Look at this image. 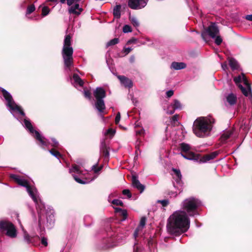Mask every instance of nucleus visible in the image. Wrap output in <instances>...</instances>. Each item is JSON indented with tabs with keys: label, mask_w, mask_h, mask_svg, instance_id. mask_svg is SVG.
I'll return each instance as SVG.
<instances>
[{
	"label": "nucleus",
	"mask_w": 252,
	"mask_h": 252,
	"mask_svg": "<svg viewBox=\"0 0 252 252\" xmlns=\"http://www.w3.org/2000/svg\"><path fill=\"white\" fill-rule=\"evenodd\" d=\"M190 220L184 211L175 212L168 219L167 229L168 233L176 235H180L189 229Z\"/></svg>",
	"instance_id": "nucleus-1"
},
{
	"label": "nucleus",
	"mask_w": 252,
	"mask_h": 252,
	"mask_svg": "<svg viewBox=\"0 0 252 252\" xmlns=\"http://www.w3.org/2000/svg\"><path fill=\"white\" fill-rule=\"evenodd\" d=\"M10 177L18 185L26 188L29 195L32 197L36 205L38 214L39 222L40 223L42 220V215L44 212L45 206L39 198V193L37 189L34 186H31L27 180L17 175L11 174Z\"/></svg>",
	"instance_id": "nucleus-2"
},
{
	"label": "nucleus",
	"mask_w": 252,
	"mask_h": 252,
	"mask_svg": "<svg viewBox=\"0 0 252 252\" xmlns=\"http://www.w3.org/2000/svg\"><path fill=\"white\" fill-rule=\"evenodd\" d=\"M214 123L215 120L211 116L199 117L193 123V132L198 137L208 136Z\"/></svg>",
	"instance_id": "nucleus-3"
},
{
	"label": "nucleus",
	"mask_w": 252,
	"mask_h": 252,
	"mask_svg": "<svg viewBox=\"0 0 252 252\" xmlns=\"http://www.w3.org/2000/svg\"><path fill=\"white\" fill-rule=\"evenodd\" d=\"M71 37L67 34L65 36L63 46L62 50V56L64 61L65 70L67 71H70V67L73 65L72 55L73 48L71 46Z\"/></svg>",
	"instance_id": "nucleus-4"
},
{
	"label": "nucleus",
	"mask_w": 252,
	"mask_h": 252,
	"mask_svg": "<svg viewBox=\"0 0 252 252\" xmlns=\"http://www.w3.org/2000/svg\"><path fill=\"white\" fill-rule=\"evenodd\" d=\"M24 124L25 126L27 128L31 133L34 135V137L40 142L42 147H49V145L54 148H58L59 142L54 138L52 139V143H50L48 140L42 136L36 130H34L31 123L27 119H24Z\"/></svg>",
	"instance_id": "nucleus-5"
},
{
	"label": "nucleus",
	"mask_w": 252,
	"mask_h": 252,
	"mask_svg": "<svg viewBox=\"0 0 252 252\" xmlns=\"http://www.w3.org/2000/svg\"><path fill=\"white\" fill-rule=\"evenodd\" d=\"M201 202L194 197H189L185 199L182 203L183 211L191 217L198 215V208L201 205Z\"/></svg>",
	"instance_id": "nucleus-6"
},
{
	"label": "nucleus",
	"mask_w": 252,
	"mask_h": 252,
	"mask_svg": "<svg viewBox=\"0 0 252 252\" xmlns=\"http://www.w3.org/2000/svg\"><path fill=\"white\" fill-rule=\"evenodd\" d=\"M1 91L3 97L6 100L7 103L6 105L9 108V111L12 114L14 117H16L17 115H20L23 116H25V113L22 110L21 108L18 106L15 102L13 100L12 96L11 94L5 90L2 89Z\"/></svg>",
	"instance_id": "nucleus-7"
},
{
	"label": "nucleus",
	"mask_w": 252,
	"mask_h": 252,
	"mask_svg": "<svg viewBox=\"0 0 252 252\" xmlns=\"http://www.w3.org/2000/svg\"><path fill=\"white\" fill-rule=\"evenodd\" d=\"M234 81L240 89L244 95L246 96H252L250 85L243 73L234 77Z\"/></svg>",
	"instance_id": "nucleus-8"
},
{
	"label": "nucleus",
	"mask_w": 252,
	"mask_h": 252,
	"mask_svg": "<svg viewBox=\"0 0 252 252\" xmlns=\"http://www.w3.org/2000/svg\"><path fill=\"white\" fill-rule=\"evenodd\" d=\"M94 95L96 99L95 103L96 109L100 113L103 112L105 109L104 101L103 99L106 96L105 90L101 87H98L94 92Z\"/></svg>",
	"instance_id": "nucleus-9"
},
{
	"label": "nucleus",
	"mask_w": 252,
	"mask_h": 252,
	"mask_svg": "<svg viewBox=\"0 0 252 252\" xmlns=\"http://www.w3.org/2000/svg\"><path fill=\"white\" fill-rule=\"evenodd\" d=\"M0 228L5 232V234L11 238H15L17 235V231L11 222L9 221H1L0 222Z\"/></svg>",
	"instance_id": "nucleus-10"
},
{
	"label": "nucleus",
	"mask_w": 252,
	"mask_h": 252,
	"mask_svg": "<svg viewBox=\"0 0 252 252\" xmlns=\"http://www.w3.org/2000/svg\"><path fill=\"white\" fill-rule=\"evenodd\" d=\"M69 172L72 174V176L74 179V180L78 183L81 184H86L89 183L91 181H93L96 177H94L93 178H85V180H81L76 176L74 175L73 173H76L79 175H84L85 173H83V171L81 170L80 166L77 165L76 164H73L72 167L69 169Z\"/></svg>",
	"instance_id": "nucleus-11"
},
{
	"label": "nucleus",
	"mask_w": 252,
	"mask_h": 252,
	"mask_svg": "<svg viewBox=\"0 0 252 252\" xmlns=\"http://www.w3.org/2000/svg\"><path fill=\"white\" fill-rule=\"evenodd\" d=\"M206 32L212 38H215V42L217 45L221 43L222 40L219 35V30L215 23H212L207 29Z\"/></svg>",
	"instance_id": "nucleus-12"
},
{
	"label": "nucleus",
	"mask_w": 252,
	"mask_h": 252,
	"mask_svg": "<svg viewBox=\"0 0 252 252\" xmlns=\"http://www.w3.org/2000/svg\"><path fill=\"white\" fill-rule=\"evenodd\" d=\"M147 0H128V6L132 9H140L147 4Z\"/></svg>",
	"instance_id": "nucleus-13"
},
{
	"label": "nucleus",
	"mask_w": 252,
	"mask_h": 252,
	"mask_svg": "<svg viewBox=\"0 0 252 252\" xmlns=\"http://www.w3.org/2000/svg\"><path fill=\"white\" fill-rule=\"evenodd\" d=\"M182 108L183 105L181 102L177 99H174L173 102L168 106L166 112L168 114H172L175 110H181Z\"/></svg>",
	"instance_id": "nucleus-14"
},
{
	"label": "nucleus",
	"mask_w": 252,
	"mask_h": 252,
	"mask_svg": "<svg viewBox=\"0 0 252 252\" xmlns=\"http://www.w3.org/2000/svg\"><path fill=\"white\" fill-rule=\"evenodd\" d=\"M181 155L187 159L197 161H199L200 162L201 158H200V156L198 154H195L192 152L189 151L185 154L181 153Z\"/></svg>",
	"instance_id": "nucleus-15"
},
{
	"label": "nucleus",
	"mask_w": 252,
	"mask_h": 252,
	"mask_svg": "<svg viewBox=\"0 0 252 252\" xmlns=\"http://www.w3.org/2000/svg\"><path fill=\"white\" fill-rule=\"evenodd\" d=\"M237 101V97L236 95L233 93H230L225 96V101L224 102L226 105L228 104L233 106L236 103Z\"/></svg>",
	"instance_id": "nucleus-16"
},
{
	"label": "nucleus",
	"mask_w": 252,
	"mask_h": 252,
	"mask_svg": "<svg viewBox=\"0 0 252 252\" xmlns=\"http://www.w3.org/2000/svg\"><path fill=\"white\" fill-rule=\"evenodd\" d=\"M132 185L134 188L140 190L141 193L145 189L144 186L140 183L137 177L134 175L132 176Z\"/></svg>",
	"instance_id": "nucleus-17"
},
{
	"label": "nucleus",
	"mask_w": 252,
	"mask_h": 252,
	"mask_svg": "<svg viewBox=\"0 0 252 252\" xmlns=\"http://www.w3.org/2000/svg\"><path fill=\"white\" fill-rule=\"evenodd\" d=\"M173 178L174 180L176 181V183L180 186L182 185V175L181 174L180 171L178 169H173Z\"/></svg>",
	"instance_id": "nucleus-18"
},
{
	"label": "nucleus",
	"mask_w": 252,
	"mask_h": 252,
	"mask_svg": "<svg viewBox=\"0 0 252 252\" xmlns=\"http://www.w3.org/2000/svg\"><path fill=\"white\" fill-rule=\"evenodd\" d=\"M218 154L217 152H214L210 155H207L200 158V163L206 162L211 159H213L217 157Z\"/></svg>",
	"instance_id": "nucleus-19"
},
{
	"label": "nucleus",
	"mask_w": 252,
	"mask_h": 252,
	"mask_svg": "<svg viewBox=\"0 0 252 252\" xmlns=\"http://www.w3.org/2000/svg\"><path fill=\"white\" fill-rule=\"evenodd\" d=\"M83 9L79 7L78 3H76L74 5L71 6L68 9L69 13H72L76 15H79L82 11Z\"/></svg>",
	"instance_id": "nucleus-20"
},
{
	"label": "nucleus",
	"mask_w": 252,
	"mask_h": 252,
	"mask_svg": "<svg viewBox=\"0 0 252 252\" xmlns=\"http://www.w3.org/2000/svg\"><path fill=\"white\" fill-rule=\"evenodd\" d=\"M118 78L121 81V83L126 87L130 88L132 86V82L128 78L124 76H119Z\"/></svg>",
	"instance_id": "nucleus-21"
},
{
	"label": "nucleus",
	"mask_w": 252,
	"mask_h": 252,
	"mask_svg": "<svg viewBox=\"0 0 252 252\" xmlns=\"http://www.w3.org/2000/svg\"><path fill=\"white\" fill-rule=\"evenodd\" d=\"M186 67V64L182 62H173L171 65V68L174 70H180L182 69L185 68Z\"/></svg>",
	"instance_id": "nucleus-22"
},
{
	"label": "nucleus",
	"mask_w": 252,
	"mask_h": 252,
	"mask_svg": "<svg viewBox=\"0 0 252 252\" xmlns=\"http://www.w3.org/2000/svg\"><path fill=\"white\" fill-rule=\"evenodd\" d=\"M73 79L74 80L73 84L75 87H76L77 85H79L80 87L83 86L84 82L77 74H74L73 75Z\"/></svg>",
	"instance_id": "nucleus-23"
},
{
	"label": "nucleus",
	"mask_w": 252,
	"mask_h": 252,
	"mask_svg": "<svg viewBox=\"0 0 252 252\" xmlns=\"http://www.w3.org/2000/svg\"><path fill=\"white\" fill-rule=\"evenodd\" d=\"M116 240L115 236L107 239L106 240V245L105 246V248H112L116 246L117 245V243L115 242Z\"/></svg>",
	"instance_id": "nucleus-24"
},
{
	"label": "nucleus",
	"mask_w": 252,
	"mask_h": 252,
	"mask_svg": "<svg viewBox=\"0 0 252 252\" xmlns=\"http://www.w3.org/2000/svg\"><path fill=\"white\" fill-rule=\"evenodd\" d=\"M232 134V132L231 130H229L226 131H224L223 133L221 135L220 137V141L222 143H225L226 140L230 138L231 135Z\"/></svg>",
	"instance_id": "nucleus-25"
},
{
	"label": "nucleus",
	"mask_w": 252,
	"mask_h": 252,
	"mask_svg": "<svg viewBox=\"0 0 252 252\" xmlns=\"http://www.w3.org/2000/svg\"><path fill=\"white\" fill-rule=\"evenodd\" d=\"M100 152L105 157V158H108L109 156V152L108 151V150L106 144L104 143H101Z\"/></svg>",
	"instance_id": "nucleus-26"
},
{
	"label": "nucleus",
	"mask_w": 252,
	"mask_h": 252,
	"mask_svg": "<svg viewBox=\"0 0 252 252\" xmlns=\"http://www.w3.org/2000/svg\"><path fill=\"white\" fill-rule=\"evenodd\" d=\"M179 148L182 152L186 153L190 151L189 145L185 143H182L179 145Z\"/></svg>",
	"instance_id": "nucleus-27"
},
{
	"label": "nucleus",
	"mask_w": 252,
	"mask_h": 252,
	"mask_svg": "<svg viewBox=\"0 0 252 252\" xmlns=\"http://www.w3.org/2000/svg\"><path fill=\"white\" fill-rule=\"evenodd\" d=\"M229 64L232 70L237 69L238 68L237 62L233 58L228 59Z\"/></svg>",
	"instance_id": "nucleus-28"
},
{
	"label": "nucleus",
	"mask_w": 252,
	"mask_h": 252,
	"mask_svg": "<svg viewBox=\"0 0 252 252\" xmlns=\"http://www.w3.org/2000/svg\"><path fill=\"white\" fill-rule=\"evenodd\" d=\"M121 5H117L113 9V15L116 18H120L121 17Z\"/></svg>",
	"instance_id": "nucleus-29"
},
{
	"label": "nucleus",
	"mask_w": 252,
	"mask_h": 252,
	"mask_svg": "<svg viewBox=\"0 0 252 252\" xmlns=\"http://www.w3.org/2000/svg\"><path fill=\"white\" fill-rule=\"evenodd\" d=\"M19 223L21 225V227L22 229H23L24 231V238L25 241L27 242L28 243H31L32 242V239L31 238L30 236L29 235V234L27 233V232L24 230V228L22 224H21V222L19 221Z\"/></svg>",
	"instance_id": "nucleus-30"
},
{
	"label": "nucleus",
	"mask_w": 252,
	"mask_h": 252,
	"mask_svg": "<svg viewBox=\"0 0 252 252\" xmlns=\"http://www.w3.org/2000/svg\"><path fill=\"white\" fill-rule=\"evenodd\" d=\"M129 20L132 23V24L133 25V26L135 27H138L139 26V23L137 19V18L135 17H129Z\"/></svg>",
	"instance_id": "nucleus-31"
},
{
	"label": "nucleus",
	"mask_w": 252,
	"mask_h": 252,
	"mask_svg": "<svg viewBox=\"0 0 252 252\" xmlns=\"http://www.w3.org/2000/svg\"><path fill=\"white\" fill-rule=\"evenodd\" d=\"M143 228H144L143 227L139 225L138 226L133 234L135 239H136V237L138 236L139 234L142 231Z\"/></svg>",
	"instance_id": "nucleus-32"
},
{
	"label": "nucleus",
	"mask_w": 252,
	"mask_h": 252,
	"mask_svg": "<svg viewBox=\"0 0 252 252\" xmlns=\"http://www.w3.org/2000/svg\"><path fill=\"white\" fill-rule=\"evenodd\" d=\"M49 152L58 159H59L62 157L61 154L57 151L51 150L49 151Z\"/></svg>",
	"instance_id": "nucleus-33"
},
{
	"label": "nucleus",
	"mask_w": 252,
	"mask_h": 252,
	"mask_svg": "<svg viewBox=\"0 0 252 252\" xmlns=\"http://www.w3.org/2000/svg\"><path fill=\"white\" fill-rule=\"evenodd\" d=\"M35 6L33 4L30 5L27 8L26 11V15L30 14L35 10Z\"/></svg>",
	"instance_id": "nucleus-34"
},
{
	"label": "nucleus",
	"mask_w": 252,
	"mask_h": 252,
	"mask_svg": "<svg viewBox=\"0 0 252 252\" xmlns=\"http://www.w3.org/2000/svg\"><path fill=\"white\" fill-rule=\"evenodd\" d=\"M50 12V9L47 6H43L42 9V15L43 16L47 15Z\"/></svg>",
	"instance_id": "nucleus-35"
},
{
	"label": "nucleus",
	"mask_w": 252,
	"mask_h": 252,
	"mask_svg": "<svg viewBox=\"0 0 252 252\" xmlns=\"http://www.w3.org/2000/svg\"><path fill=\"white\" fill-rule=\"evenodd\" d=\"M119 41V40L118 38H114V39L111 40L110 41H109L107 43V46H109L115 45V44L118 43Z\"/></svg>",
	"instance_id": "nucleus-36"
},
{
	"label": "nucleus",
	"mask_w": 252,
	"mask_h": 252,
	"mask_svg": "<svg viewBox=\"0 0 252 252\" xmlns=\"http://www.w3.org/2000/svg\"><path fill=\"white\" fill-rule=\"evenodd\" d=\"M123 31L125 33L130 32L132 31L131 28L128 25H126L123 27Z\"/></svg>",
	"instance_id": "nucleus-37"
},
{
	"label": "nucleus",
	"mask_w": 252,
	"mask_h": 252,
	"mask_svg": "<svg viewBox=\"0 0 252 252\" xmlns=\"http://www.w3.org/2000/svg\"><path fill=\"white\" fill-rule=\"evenodd\" d=\"M112 203L115 205H119L121 206H123V203L122 201L119 199H114L112 201Z\"/></svg>",
	"instance_id": "nucleus-38"
},
{
	"label": "nucleus",
	"mask_w": 252,
	"mask_h": 252,
	"mask_svg": "<svg viewBox=\"0 0 252 252\" xmlns=\"http://www.w3.org/2000/svg\"><path fill=\"white\" fill-rule=\"evenodd\" d=\"M123 194L124 195H126L127 197L128 198H131V194L130 192V190L129 189H124L123 190Z\"/></svg>",
	"instance_id": "nucleus-39"
},
{
	"label": "nucleus",
	"mask_w": 252,
	"mask_h": 252,
	"mask_svg": "<svg viewBox=\"0 0 252 252\" xmlns=\"http://www.w3.org/2000/svg\"><path fill=\"white\" fill-rule=\"evenodd\" d=\"M97 163H96L95 165H94L92 166V170H93L94 171V173H97L98 172L100 171L102 168V166L97 168Z\"/></svg>",
	"instance_id": "nucleus-40"
},
{
	"label": "nucleus",
	"mask_w": 252,
	"mask_h": 252,
	"mask_svg": "<svg viewBox=\"0 0 252 252\" xmlns=\"http://www.w3.org/2000/svg\"><path fill=\"white\" fill-rule=\"evenodd\" d=\"M146 219L145 217H142L140 219L139 225L144 228L146 224Z\"/></svg>",
	"instance_id": "nucleus-41"
},
{
	"label": "nucleus",
	"mask_w": 252,
	"mask_h": 252,
	"mask_svg": "<svg viewBox=\"0 0 252 252\" xmlns=\"http://www.w3.org/2000/svg\"><path fill=\"white\" fill-rule=\"evenodd\" d=\"M158 202L160 203L163 206H166L169 204V201L167 199L158 200Z\"/></svg>",
	"instance_id": "nucleus-42"
},
{
	"label": "nucleus",
	"mask_w": 252,
	"mask_h": 252,
	"mask_svg": "<svg viewBox=\"0 0 252 252\" xmlns=\"http://www.w3.org/2000/svg\"><path fill=\"white\" fill-rule=\"evenodd\" d=\"M84 94L85 96L89 99L91 98V93L88 90H84Z\"/></svg>",
	"instance_id": "nucleus-43"
},
{
	"label": "nucleus",
	"mask_w": 252,
	"mask_h": 252,
	"mask_svg": "<svg viewBox=\"0 0 252 252\" xmlns=\"http://www.w3.org/2000/svg\"><path fill=\"white\" fill-rule=\"evenodd\" d=\"M114 133H115V131L112 128H109L107 130V131H106L105 134L114 135Z\"/></svg>",
	"instance_id": "nucleus-44"
},
{
	"label": "nucleus",
	"mask_w": 252,
	"mask_h": 252,
	"mask_svg": "<svg viewBox=\"0 0 252 252\" xmlns=\"http://www.w3.org/2000/svg\"><path fill=\"white\" fill-rule=\"evenodd\" d=\"M132 50V48L128 47L125 48L123 49V52L125 53L126 55L128 54Z\"/></svg>",
	"instance_id": "nucleus-45"
},
{
	"label": "nucleus",
	"mask_w": 252,
	"mask_h": 252,
	"mask_svg": "<svg viewBox=\"0 0 252 252\" xmlns=\"http://www.w3.org/2000/svg\"><path fill=\"white\" fill-rule=\"evenodd\" d=\"M41 243L45 246H47L48 245L47 239L45 237H42L41 238Z\"/></svg>",
	"instance_id": "nucleus-46"
},
{
	"label": "nucleus",
	"mask_w": 252,
	"mask_h": 252,
	"mask_svg": "<svg viewBox=\"0 0 252 252\" xmlns=\"http://www.w3.org/2000/svg\"><path fill=\"white\" fill-rule=\"evenodd\" d=\"M120 118H121V115H120V112H118L116 118H115V123L116 124H118L120 121Z\"/></svg>",
	"instance_id": "nucleus-47"
},
{
	"label": "nucleus",
	"mask_w": 252,
	"mask_h": 252,
	"mask_svg": "<svg viewBox=\"0 0 252 252\" xmlns=\"http://www.w3.org/2000/svg\"><path fill=\"white\" fill-rule=\"evenodd\" d=\"M166 94L167 97H170L173 95L174 92L172 90H169L166 92Z\"/></svg>",
	"instance_id": "nucleus-48"
},
{
	"label": "nucleus",
	"mask_w": 252,
	"mask_h": 252,
	"mask_svg": "<svg viewBox=\"0 0 252 252\" xmlns=\"http://www.w3.org/2000/svg\"><path fill=\"white\" fill-rule=\"evenodd\" d=\"M137 41V39L135 38H132L131 39H129L127 42V44H130L131 43H135Z\"/></svg>",
	"instance_id": "nucleus-49"
},
{
	"label": "nucleus",
	"mask_w": 252,
	"mask_h": 252,
	"mask_svg": "<svg viewBox=\"0 0 252 252\" xmlns=\"http://www.w3.org/2000/svg\"><path fill=\"white\" fill-rule=\"evenodd\" d=\"M136 133L137 134H139V135L143 134L145 133V130L143 128H142V129H140V130L136 131Z\"/></svg>",
	"instance_id": "nucleus-50"
},
{
	"label": "nucleus",
	"mask_w": 252,
	"mask_h": 252,
	"mask_svg": "<svg viewBox=\"0 0 252 252\" xmlns=\"http://www.w3.org/2000/svg\"><path fill=\"white\" fill-rule=\"evenodd\" d=\"M169 195L170 197H176L177 195V193L176 192L171 191L169 193Z\"/></svg>",
	"instance_id": "nucleus-51"
},
{
	"label": "nucleus",
	"mask_w": 252,
	"mask_h": 252,
	"mask_svg": "<svg viewBox=\"0 0 252 252\" xmlns=\"http://www.w3.org/2000/svg\"><path fill=\"white\" fill-rule=\"evenodd\" d=\"M74 2L75 0H67V4L69 6H71Z\"/></svg>",
	"instance_id": "nucleus-52"
},
{
	"label": "nucleus",
	"mask_w": 252,
	"mask_h": 252,
	"mask_svg": "<svg viewBox=\"0 0 252 252\" xmlns=\"http://www.w3.org/2000/svg\"><path fill=\"white\" fill-rule=\"evenodd\" d=\"M245 18L248 21H252V14L246 15Z\"/></svg>",
	"instance_id": "nucleus-53"
},
{
	"label": "nucleus",
	"mask_w": 252,
	"mask_h": 252,
	"mask_svg": "<svg viewBox=\"0 0 252 252\" xmlns=\"http://www.w3.org/2000/svg\"><path fill=\"white\" fill-rule=\"evenodd\" d=\"M221 67L223 69V70H225L227 68V65L226 63H222L221 64Z\"/></svg>",
	"instance_id": "nucleus-54"
},
{
	"label": "nucleus",
	"mask_w": 252,
	"mask_h": 252,
	"mask_svg": "<svg viewBox=\"0 0 252 252\" xmlns=\"http://www.w3.org/2000/svg\"><path fill=\"white\" fill-rule=\"evenodd\" d=\"M121 212H122V215L124 217H126V216H127V212H126V210H123L121 211Z\"/></svg>",
	"instance_id": "nucleus-55"
},
{
	"label": "nucleus",
	"mask_w": 252,
	"mask_h": 252,
	"mask_svg": "<svg viewBox=\"0 0 252 252\" xmlns=\"http://www.w3.org/2000/svg\"><path fill=\"white\" fill-rule=\"evenodd\" d=\"M177 119H178V115H174L172 118V121H173L174 122H177Z\"/></svg>",
	"instance_id": "nucleus-56"
},
{
	"label": "nucleus",
	"mask_w": 252,
	"mask_h": 252,
	"mask_svg": "<svg viewBox=\"0 0 252 252\" xmlns=\"http://www.w3.org/2000/svg\"><path fill=\"white\" fill-rule=\"evenodd\" d=\"M135 60V57L134 56H131L129 59V61L131 63H133Z\"/></svg>",
	"instance_id": "nucleus-57"
},
{
	"label": "nucleus",
	"mask_w": 252,
	"mask_h": 252,
	"mask_svg": "<svg viewBox=\"0 0 252 252\" xmlns=\"http://www.w3.org/2000/svg\"><path fill=\"white\" fill-rule=\"evenodd\" d=\"M123 210L121 209V208H115V211L117 212H121Z\"/></svg>",
	"instance_id": "nucleus-58"
},
{
	"label": "nucleus",
	"mask_w": 252,
	"mask_h": 252,
	"mask_svg": "<svg viewBox=\"0 0 252 252\" xmlns=\"http://www.w3.org/2000/svg\"><path fill=\"white\" fill-rule=\"evenodd\" d=\"M133 252H138V249L137 247H134Z\"/></svg>",
	"instance_id": "nucleus-59"
},
{
	"label": "nucleus",
	"mask_w": 252,
	"mask_h": 252,
	"mask_svg": "<svg viewBox=\"0 0 252 252\" xmlns=\"http://www.w3.org/2000/svg\"><path fill=\"white\" fill-rule=\"evenodd\" d=\"M184 137V135H183L182 136H180V137H177V139H179V140H182Z\"/></svg>",
	"instance_id": "nucleus-60"
},
{
	"label": "nucleus",
	"mask_w": 252,
	"mask_h": 252,
	"mask_svg": "<svg viewBox=\"0 0 252 252\" xmlns=\"http://www.w3.org/2000/svg\"><path fill=\"white\" fill-rule=\"evenodd\" d=\"M58 0H46L47 2L52 1V2H57Z\"/></svg>",
	"instance_id": "nucleus-61"
},
{
	"label": "nucleus",
	"mask_w": 252,
	"mask_h": 252,
	"mask_svg": "<svg viewBox=\"0 0 252 252\" xmlns=\"http://www.w3.org/2000/svg\"><path fill=\"white\" fill-rule=\"evenodd\" d=\"M114 196H115L114 194L111 193V194L109 195V198H110L111 197H114Z\"/></svg>",
	"instance_id": "nucleus-62"
},
{
	"label": "nucleus",
	"mask_w": 252,
	"mask_h": 252,
	"mask_svg": "<svg viewBox=\"0 0 252 252\" xmlns=\"http://www.w3.org/2000/svg\"><path fill=\"white\" fill-rule=\"evenodd\" d=\"M65 1V0H60V2L62 3H64Z\"/></svg>",
	"instance_id": "nucleus-63"
},
{
	"label": "nucleus",
	"mask_w": 252,
	"mask_h": 252,
	"mask_svg": "<svg viewBox=\"0 0 252 252\" xmlns=\"http://www.w3.org/2000/svg\"><path fill=\"white\" fill-rule=\"evenodd\" d=\"M201 35H202V37L203 38H204V33H202L201 34Z\"/></svg>",
	"instance_id": "nucleus-64"
}]
</instances>
